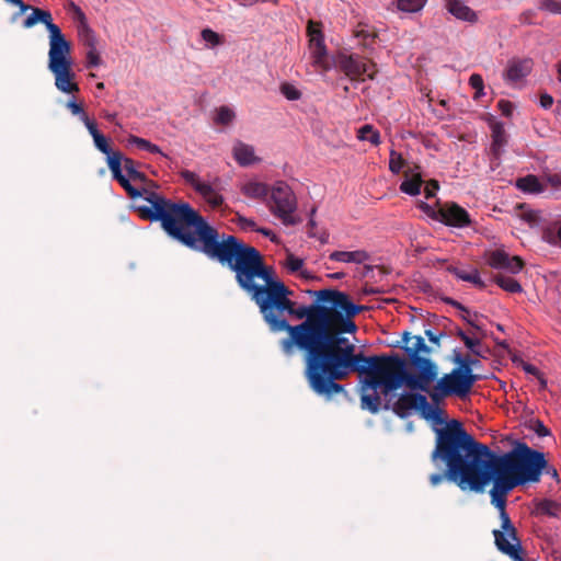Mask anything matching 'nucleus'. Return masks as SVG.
I'll return each mask as SVG.
<instances>
[{
    "instance_id": "c03bdc74",
    "label": "nucleus",
    "mask_w": 561,
    "mask_h": 561,
    "mask_svg": "<svg viewBox=\"0 0 561 561\" xmlns=\"http://www.w3.org/2000/svg\"><path fill=\"white\" fill-rule=\"evenodd\" d=\"M458 335L461 339V341L465 343V345L468 350H470L473 354L480 355L481 342L478 337L470 336L462 331H459Z\"/></svg>"
},
{
    "instance_id": "bf43d9fd",
    "label": "nucleus",
    "mask_w": 561,
    "mask_h": 561,
    "mask_svg": "<svg viewBox=\"0 0 561 561\" xmlns=\"http://www.w3.org/2000/svg\"><path fill=\"white\" fill-rule=\"evenodd\" d=\"M523 369L526 374L533 375L535 377L539 376L540 374V370L536 366L528 363H523Z\"/></svg>"
},
{
    "instance_id": "f257e3e1",
    "label": "nucleus",
    "mask_w": 561,
    "mask_h": 561,
    "mask_svg": "<svg viewBox=\"0 0 561 561\" xmlns=\"http://www.w3.org/2000/svg\"><path fill=\"white\" fill-rule=\"evenodd\" d=\"M440 459L448 467V476L461 490L482 491L499 474L515 488L538 482L547 467L545 455L526 444L511 451L495 455L466 432L459 421H453L438 432V442L432 460Z\"/></svg>"
},
{
    "instance_id": "8fccbe9b",
    "label": "nucleus",
    "mask_w": 561,
    "mask_h": 561,
    "mask_svg": "<svg viewBox=\"0 0 561 561\" xmlns=\"http://www.w3.org/2000/svg\"><path fill=\"white\" fill-rule=\"evenodd\" d=\"M124 169L127 172V175L129 176V179H131L134 181L144 179V175L135 169V164L131 159L124 160Z\"/></svg>"
},
{
    "instance_id": "ddd939ff",
    "label": "nucleus",
    "mask_w": 561,
    "mask_h": 561,
    "mask_svg": "<svg viewBox=\"0 0 561 561\" xmlns=\"http://www.w3.org/2000/svg\"><path fill=\"white\" fill-rule=\"evenodd\" d=\"M181 178L213 208L224 204V197L219 190L210 182L204 181L197 173L190 170H182Z\"/></svg>"
},
{
    "instance_id": "69168bd1",
    "label": "nucleus",
    "mask_w": 561,
    "mask_h": 561,
    "mask_svg": "<svg viewBox=\"0 0 561 561\" xmlns=\"http://www.w3.org/2000/svg\"><path fill=\"white\" fill-rule=\"evenodd\" d=\"M314 214H316V209L313 208V209L311 210L310 219H309V222H308V225H309L311 228L316 227V220L313 219V215H314Z\"/></svg>"
},
{
    "instance_id": "de8ad7c7",
    "label": "nucleus",
    "mask_w": 561,
    "mask_h": 561,
    "mask_svg": "<svg viewBox=\"0 0 561 561\" xmlns=\"http://www.w3.org/2000/svg\"><path fill=\"white\" fill-rule=\"evenodd\" d=\"M284 265L289 273H298L304 267L305 262L302 259L289 253L286 256Z\"/></svg>"
},
{
    "instance_id": "4468645a",
    "label": "nucleus",
    "mask_w": 561,
    "mask_h": 561,
    "mask_svg": "<svg viewBox=\"0 0 561 561\" xmlns=\"http://www.w3.org/2000/svg\"><path fill=\"white\" fill-rule=\"evenodd\" d=\"M181 178L213 208L224 204V197L219 190L210 182L204 181L197 173L190 170H182Z\"/></svg>"
},
{
    "instance_id": "a18cd8bd",
    "label": "nucleus",
    "mask_w": 561,
    "mask_h": 561,
    "mask_svg": "<svg viewBox=\"0 0 561 561\" xmlns=\"http://www.w3.org/2000/svg\"><path fill=\"white\" fill-rule=\"evenodd\" d=\"M234 116H236V114H234L233 110H231L228 106H220L217 110L216 123L222 124V125H228L233 121Z\"/></svg>"
},
{
    "instance_id": "a878e982",
    "label": "nucleus",
    "mask_w": 561,
    "mask_h": 561,
    "mask_svg": "<svg viewBox=\"0 0 561 561\" xmlns=\"http://www.w3.org/2000/svg\"><path fill=\"white\" fill-rule=\"evenodd\" d=\"M236 161L242 165H250L259 161L254 154V148L241 141H237L232 149Z\"/></svg>"
},
{
    "instance_id": "c9c22d12",
    "label": "nucleus",
    "mask_w": 561,
    "mask_h": 561,
    "mask_svg": "<svg viewBox=\"0 0 561 561\" xmlns=\"http://www.w3.org/2000/svg\"><path fill=\"white\" fill-rule=\"evenodd\" d=\"M494 283L499 285L503 290L511 294H518L523 291L522 285L513 277L505 275H496Z\"/></svg>"
},
{
    "instance_id": "1a4fd4ad",
    "label": "nucleus",
    "mask_w": 561,
    "mask_h": 561,
    "mask_svg": "<svg viewBox=\"0 0 561 561\" xmlns=\"http://www.w3.org/2000/svg\"><path fill=\"white\" fill-rule=\"evenodd\" d=\"M411 364L413 373L408 374L404 370L403 383L411 390H419L430 394L433 388L432 385L439 379L437 365L425 357H415L411 360Z\"/></svg>"
},
{
    "instance_id": "774afa93",
    "label": "nucleus",
    "mask_w": 561,
    "mask_h": 561,
    "mask_svg": "<svg viewBox=\"0 0 561 561\" xmlns=\"http://www.w3.org/2000/svg\"><path fill=\"white\" fill-rule=\"evenodd\" d=\"M558 80L561 82V61L557 66Z\"/></svg>"
},
{
    "instance_id": "6ab92c4d",
    "label": "nucleus",
    "mask_w": 561,
    "mask_h": 561,
    "mask_svg": "<svg viewBox=\"0 0 561 561\" xmlns=\"http://www.w3.org/2000/svg\"><path fill=\"white\" fill-rule=\"evenodd\" d=\"M423 183L421 167L417 164L408 165L404 170V180L400 184V191L410 196H416L421 193Z\"/></svg>"
},
{
    "instance_id": "49530a36",
    "label": "nucleus",
    "mask_w": 561,
    "mask_h": 561,
    "mask_svg": "<svg viewBox=\"0 0 561 561\" xmlns=\"http://www.w3.org/2000/svg\"><path fill=\"white\" fill-rule=\"evenodd\" d=\"M469 84L476 90L474 99H480L484 95V82L481 75L472 73L469 78Z\"/></svg>"
},
{
    "instance_id": "09e8293b",
    "label": "nucleus",
    "mask_w": 561,
    "mask_h": 561,
    "mask_svg": "<svg viewBox=\"0 0 561 561\" xmlns=\"http://www.w3.org/2000/svg\"><path fill=\"white\" fill-rule=\"evenodd\" d=\"M236 224L240 229L244 231H256V229L259 228L254 220L247 218L240 214H237Z\"/></svg>"
},
{
    "instance_id": "c85d7f7f",
    "label": "nucleus",
    "mask_w": 561,
    "mask_h": 561,
    "mask_svg": "<svg viewBox=\"0 0 561 561\" xmlns=\"http://www.w3.org/2000/svg\"><path fill=\"white\" fill-rule=\"evenodd\" d=\"M84 46L88 47L87 51V67H99L101 65V57L96 49V37L93 32H88V35L82 36Z\"/></svg>"
},
{
    "instance_id": "79ce46f5",
    "label": "nucleus",
    "mask_w": 561,
    "mask_h": 561,
    "mask_svg": "<svg viewBox=\"0 0 561 561\" xmlns=\"http://www.w3.org/2000/svg\"><path fill=\"white\" fill-rule=\"evenodd\" d=\"M537 7L551 14H561V0H537Z\"/></svg>"
},
{
    "instance_id": "680f3d73",
    "label": "nucleus",
    "mask_w": 561,
    "mask_h": 561,
    "mask_svg": "<svg viewBox=\"0 0 561 561\" xmlns=\"http://www.w3.org/2000/svg\"><path fill=\"white\" fill-rule=\"evenodd\" d=\"M298 274L304 279H313L314 278L312 272L307 268H304V267L298 272Z\"/></svg>"
},
{
    "instance_id": "c756f323",
    "label": "nucleus",
    "mask_w": 561,
    "mask_h": 561,
    "mask_svg": "<svg viewBox=\"0 0 561 561\" xmlns=\"http://www.w3.org/2000/svg\"><path fill=\"white\" fill-rule=\"evenodd\" d=\"M449 271L459 279L469 282L479 288H484L485 284L482 280L480 273L477 268H461L451 267Z\"/></svg>"
},
{
    "instance_id": "338daca9",
    "label": "nucleus",
    "mask_w": 561,
    "mask_h": 561,
    "mask_svg": "<svg viewBox=\"0 0 561 561\" xmlns=\"http://www.w3.org/2000/svg\"><path fill=\"white\" fill-rule=\"evenodd\" d=\"M536 217H537V213H535V211H530V213L526 214L527 220H534V219H536Z\"/></svg>"
},
{
    "instance_id": "473e14b6",
    "label": "nucleus",
    "mask_w": 561,
    "mask_h": 561,
    "mask_svg": "<svg viewBox=\"0 0 561 561\" xmlns=\"http://www.w3.org/2000/svg\"><path fill=\"white\" fill-rule=\"evenodd\" d=\"M516 187L525 193L538 194L543 192V186L535 175H527L516 181Z\"/></svg>"
},
{
    "instance_id": "6e6552de",
    "label": "nucleus",
    "mask_w": 561,
    "mask_h": 561,
    "mask_svg": "<svg viewBox=\"0 0 561 561\" xmlns=\"http://www.w3.org/2000/svg\"><path fill=\"white\" fill-rule=\"evenodd\" d=\"M268 209L285 226H295L300 222V218L296 215V195L291 187L283 181H278L272 186Z\"/></svg>"
},
{
    "instance_id": "603ef678",
    "label": "nucleus",
    "mask_w": 561,
    "mask_h": 561,
    "mask_svg": "<svg viewBox=\"0 0 561 561\" xmlns=\"http://www.w3.org/2000/svg\"><path fill=\"white\" fill-rule=\"evenodd\" d=\"M497 108L503 116L510 118L513 116L515 105L511 101L502 99L497 102Z\"/></svg>"
},
{
    "instance_id": "5701e85b",
    "label": "nucleus",
    "mask_w": 561,
    "mask_h": 561,
    "mask_svg": "<svg viewBox=\"0 0 561 561\" xmlns=\"http://www.w3.org/2000/svg\"><path fill=\"white\" fill-rule=\"evenodd\" d=\"M332 262L362 265L370 261V254L364 249L353 251L336 250L329 254Z\"/></svg>"
},
{
    "instance_id": "a19ab883",
    "label": "nucleus",
    "mask_w": 561,
    "mask_h": 561,
    "mask_svg": "<svg viewBox=\"0 0 561 561\" xmlns=\"http://www.w3.org/2000/svg\"><path fill=\"white\" fill-rule=\"evenodd\" d=\"M279 90H280V93L288 101H297L302 95L301 91L295 84L289 83V82L282 83Z\"/></svg>"
},
{
    "instance_id": "9d476101",
    "label": "nucleus",
    "mask_w": 561,
    "mask_h": 561,
    "mask_svg": "<svg viewBox=\"0 0 561 561\" xmlns=\"http://www.w3.org/2000/svg\"><path fill=\"white\" fill-rule=\"evenodd\" d=\"M421 208L432 219L449 227L465 228L471 225L469 213L455 202H446L437 207L422 203Z\"/></svg>"
},
{
    "instance_id": "37998d69",
    "label": "nucleus",
    "mask_w": 561,
    "mask_h": 561,
    "mask_svg": "<svg viewBox=\"0 0 561 561\" xmlns=\"http://www.w3.org/2000/svg\"><path fill=\"white\" fill-rule=\"evenodd\" d=\"M71 8L76 14L77 20L80 23L79 35L82 37V36L88 35V32H93L88 25L87 18H85V14L83 13V11L75 3H71Z\"/></svg>"
},
{
    "instance_id": "9b49d317",
    "label": "nucleus",
    "mask_w": 561,
    "mask_h": 561,
    "mask_svg": "<svg viewBox=\"0 0 561 561\" xmlns=\"http://www.w3.org/2000/svg\"><path fill=\"white\" fill-rule=\"evenodd\" d=\"M494 542L496 548L504 554L508 556L513 561H525L524 549L520 539L517 536V529L512 520L508 523L501 522V529L493 530Z\"/></svg>"
},
{
    "instance_id": "f3484780",
    "label": "nucleus",
    "mask_w": 561,
    "mask_h": 561,
    "mask_svg": "<svg viewBox=\"0 0 561 561\" xmlns=\"http://www.w3.org/2000/svg\"><path fill=\"white\" fill-rule=\"evenodd\" d=\"M493 486L490 490L491 503L499 510L501 522L508 523L510 516L506 512L507 494L515 488L499 474H492Z\"/></svg>"
},
{
    "instance_id": "2f4dec72",
    "label": "nucleus",
    "mask_w": 561,
    "mask_h": 561,
    "mask_svg": "<svg viewBox=\"0 0 561 561\" xmlns=\"http://www.w3.org/2000/svg\"><path fill=\"white\" fill-rule=\"evenodd\" d=\"M76 93L77 92L69 93L70 95H72V98L68 100V102L66 103V107L73 116H78L79 119L84 124V126L88 127L90 126V123H94L95 121L89 117V115L84 111L83 105L77 101V99L75 98Z\"/></svg>"
},
{
    "instance_id": "58836bf2",
    "label": "nucleus",
    "mask_w": 561,
    "mask_h": 561,
    "mask_svg": "<svg viewBox=\"0 0 561 561\" xmlns=\"http://www.w3.org/2000/svg\"><path fill=\"white\" fill-rule=\"evenodd\" d=\"M427 0H397V7L400 11L407 13H415L421 11Z\"/></svg>"
},
{
    "instance_id": "bb28decb",
    "label": "nucleus",
    "mask_w": 561,
    "mask_h": 561,
    "mask_svg": "<svg viewBox=\"0 0 561 561\" xmlns=\"http://www.w3.org/2000/svg\"><path fill=\"white\" fill-rule=\"evenodd\" d=\"M87 129L89 130L90 135L92 136L95 147L101 152L106 154L107 162L110 161L111 157L122 156L119 152L113 151L111 149L107 138L99 131L95 122L90 123V126H88Z\"/></svg>"
},
{
    "instance_id": "13d9d810",
    "label": "nucleus",
    "mask_w": 561,
    "mask_h": 561,
    "mask_svg": "<svg viewBox=\"0 0 561 561\" xmlns=\"http://www.w3.org/2000/svg\"><path fill=\"white\" fill-rule=\"evenodd\" d=\"M256 232H260V233H262L263 236H265V237L270 238V240H271L272 242H278V238H277V236H276L272 230H270V229H267V228L259 227V228L256 229Z\"/></svg>"
},
{
    "instance_id": "4d7b16f0",
    "label": "nucleus",
    "mask_w": 561,
    "mask_h": 561,
    "mask_svg": "<svg viewBox=\"0 0 561 561\" xmlns=\"http://www.w3.org/2000/svg\"><path fill=\"white\" fill-rule=\"evenodd\" d=\"M448 478L450 481H453L449 476H448V467L446 466V474H442V473H434L430 477V482L433 486H436L438 484H440L445 478Z\"/></svg>"
},
{
    "instance_id": "2eb2a0df",
    "label": "nucleus",
    "mask_w": 561,
    "mask_h": 561,
    "mask_svg": "<svg viewBox=\"0 0 561 561\" xmlns=\"http://www.w3.org/2000/svg\"><path fill=\"white\" fill-rule=\"evenodd\" d=\"M308 34L310 64L316 72L324 73L330 70L331 64L329 61L323 35L320 30L313 27L312 23L308 26Z\"/></svg>"
},
{
    "instance_id": "864d4df0",
    "label": "nucleus",
    "mask_w": 561,
    "mask_h": 561,
    "mask_svg": "<svg viewBox=\"0 0 561 561\" xmlns=\"http://www.w3.org/2000/svg\"><path fill=\"white\" fill-rule=\"evenodd\" d=\"M546 181L551 187L561 190V174H559V173L547 174Z\"/></svg>"
},
{
    "instance_id": "393cba45",
    "label": "nucleus",
    "mask_w": 561,
    "mask_h": 561,
    "mask_svg": "<svg viewBox=\"0 0 561 561\" xmlns=\"http://www.w3.org/2000/svg\"><path fill=\"white\" fill-rule=\"evenodd\" d=\"M239 188L245 197L251 199H263L270 192L266 183L254 179L241 182Z\"/></svg>"
},
{
    "instance_id": "a211bd4d",
    "label": "nucleus",
    "mask_w": 561,
    "mask_h": 561,
    "mask_svg": "<svg viewBox=\"0 0 561 561\" xmlns=\"http://www.w3.org/2000/svg\"><path fill=\"white\" fill-rule=\"evenodd\" d=\"M417 411L426 421L432 423L433 430L436 433V443L438 442V432L446 428L454 420L445 422L443 417V410L438 407L439 403H430L427 398L422 394ZM437 444L435 445V447Z\"/></svg>"
},
{
    "instance_id": "423d86ee",
    "label": "nucleus",
    "mask_w": 561,
    "mask_h": 561,
    "mask_svg": "<svg viewBox=\"0 0 561 561\" xmlns=\"http://www.w3.org/2000/svg\"><path fill=\"white\" fill-rule=\"evenodd\" d=\"M32 13L24 20L25 28L43 23L49 33L48 69L54 75L55 87L61 93L79 92L72 68L71 46L61 33L60 27L53 22L49 11L31 7Z\"/></svg>"
},
{
    "instance_id": "72a5a7b5",
    "label": "nucleus",
    "mask_w": 561,
    "mask_h": 561,
    "mask_svg": "<svg viewBox=\"0 0 561 561\" xmlns=\"http://www.w3.org/2000/svg\"><path fill=\"white\" fill-rule=\"evenodd\" d=\"M536 514L558 517L561 513V504L552 500H540L535 504Z\"/></svg>"
},
{
    "instance_id": "e433bc0d",
    "label": "nucleus",
    "mask_w": 561,
    "mask_h": 561,
    "mask_svg": "<svg viewBox=\"0 0 561 561\" xmlns=\"http://www.w3.org/2000/svg\"><path fill=\"white\" fill-rule=\"evenodd\" d=\"M127 144L130 145V146H136L140 150H146V151H149L151 153H159V154L164 156L162 153L161 149L157 145L150 142L149 140H147L145 138H140L138 136L130 135L127 138Z\"/></svg>"
},
{
    "instance_id": "aec40b11",
    "label": "nucleus",
    "mask_w": 561,
    "mask_h": 561,
    "mask_svg": "<svg viewBox=\"0 0 561 561\" xmlns=\"http://www.w3.org/2000/svg\"><path fill=\"white\" fill-rule=\"evenodd\" d=\"M533 67L531 58L512 59L507 64L504 78L512 83L519 82L531 72Z\"/></svg>"
},
{
    "instance_id": "6e6d98bb",
    "label": "nucleus",
    "mask_w": 561,
    "mask_h": 561,
    "mask_svg": "<svg viewBox=\"0 0 561 561\" xmlns=\"http://www.w3.org/2000/svg\"><path fill=\"white\" fill-rule=\"evenodd\" d=\"M539 104L542 108L549 110L553 105V98L549 93H541Z\"/></svg>"
},
{
    "instance_id": "f03ea898",
    "label": "nucleus",
    "mask_w": 561,
    "mask_h": 561,
    "mask_svg": "<svg viewBox=\"0 0 561 561\" xmlns=\"http://www.w3.org/2000/svg\"><path fill=\"white\" fill-rule=\"evenodd\" d=\"M234 274L238 285L257 305L270 329L273 332H288L289 337L280 341L283 352L293 355L295 347H298L309 356L321 306L296 307L289 299L291 291L276 277L274 270L265 265L255 248L249 251Z\"/></svg>"
},
{
    "instance_id": "f8f14e48",
    "label": "nucleus",
    "mask_w": 561,
    "mask_h": 561,
    "mask_svg": "<svg viewBox=\"0 0 561 561\" xmlns=\"http://www.w3.org/2000/svg\"><path fill=\"white\" fill-rule=\"evenodd\" d=\"M339 67L352 81L371 80L377 72L373 61L358 55H342L339 59Z\"/></svg>"
},
{
    "instance_id": "0eeeda50",
    "label": "nucleus",
    "mask_w": 561,
    "mask_h": 561,
    "mask_svg": "<svg viewBox=\"0 0 561 561\" xmlns=\"http://www.w3.org/2000/svg\"><path fill=\"white\" fill-rule=\"evenodd\" d=\"M458 367L450 373L443 375L433 386L430 398L434 403H440L445 398L456 397L466 399L477 381V376L472 374L471 364L477 363L462 358L458 355L455 359Z\"/></svg>"
},
{
    "instance_id": "7c9ffc66",
    "label": "nucleus",
    "mask_w": 561,
    "mask_h": 561,
    "mask_svg": "<svg viewBox=\"0 0 561 561\" xmlns=\"http://www.w3.org/2000/svg\"><path fill=\"white\" fill-rule=\"evenodd\" d=\"M404 341L408 344L407 352L410 360H413L415 357H422L421 354H428L431 352L422 336L404 337Z\"/></svg>"
},
{
    "instance_id": "5fc2aeb1",
    "label": "nucleus",
    "mask_w": 561,
    "mask_h": 561,
    "mask_svg": "<svg viewBox=\"0 0 561 561\" xmlns=\"http://www.w3.org/2000/svg\"><path fill=\"white\" fill-rule=\"evenodd\" d=\"M438 188H439V185H438L437 181H435V180L430 181L425 185V188H424L425 197L426 198H432L433 196H435V194L438 191Z\"/></svg>"
},
{
    "instance_id": "20e7f679",
    "label": "nucleus",
    "mask_w": 561,
    "mask_h": 561,
    "mask_svg": "<svg viewBox=\"0 0 561 561\" xmlns=\"http://www.w3.org/2000/svg\"><path fill=\"white\" fill-rule=\"evenodd\" d=\"M319 301L330 302L331 307L318 309L317 333L313 336L309 356H306V376L310 387L323 377L329 369L347 364L346 356L355 351V345L342 333H355L352 320L362 307L353 304L348 296L339 290L322 289L310 291Z\"/></svg>"
},
{
    "instance_id": "b1692460",
    "label": "nucleus",
    "mask_w": 561,
    "mask_h": 561,
    "mask_svg": "<svg viewBox=\"0 0 561 561\" xmlns=\"http://www.w3.org/2000/svg\"><path fill=\"white\" fill-rule=\"evenodd\" d=\"M421 393L405 392L402 393L393 404V411L401 417L410 415L414 410H417L421 399Z\"/></svg>"
},
{
    "instance_id": "3c124183",
    "label": "nucleus",
    "mask_w": 561,
    "mask_h": 561,
    "mask_svg": "<svg viewBox=\"0 0 561 561\" xmlns=\"http://www.w3.org/2000/svg\"><path fill=\"white\" fill-rule=\"evenodd\" d=\"M542 240L551 245H558L559 238H558V230L554 231L553 228L547 227L542 230Z\"/></svg>"
},
{
    "instance_id": "4c0bfd02",
    "label": "nucleus",
    "mask_w": 561,
    "mask_h": 561,
    "mask_svg": "<svg viewBox=\"0 0 561 561\" xmlns=\"http://www.w3.org/2000/svg\"><path fill=\"white\" fill-rule=\"evenodd\" d=\"M201 37L206 43L207 48H215L225 43V38L222 35L213 31L211 28H203L201 32Z\"/></svg>"
},
{
    "instance_id": "052dcab7",
    "label": "nucleus",
    "mask_w": 561,
    "mask_h": 561,
    "mask_svg": "<svg viewBox=\"0 0 561 561\" xmlns=\"http://www.w3.org/2000/svg\"><path fill=\"white\" fill-rule=\"evenodd\" d=\"M5 1L9 3H12L14 5H18L20 8L21 13H24L31 9V5L25 4L22 0H5Z\"/></svg>"
},
{
    "instance_id": "f704fd0d",
    "label": "nucleus",
    "mask_w": 561,
    "mask_h": 561,
    "mask_svg": "<svg viewBox=\"0 0 561 561\" xmlns=\"http://www.w3.org/2000/svg\"><path fill=\"white\" fill-rule=\"evenodd\" d=\"M357 138L362 141H369L374 146H378L381 142L380 133L369 124L358 129Z\"/></svg>"
},
{
    "instance_id": "ea45409f",
    "label": "nucleus",
    "mask_w": 561,
    "mask_h": 561,
    "mask_svg": "<svg viewBox=\"0 0 561 561\" xmlns=\"http://www.w3.org/2000/svg\"><path fill=\"white\" fill-rule=\"evenodd\" d=\"M404 167H405V160L402 158V154L397 152L396 150H390L389 170L393 174H399Z\"/></svg>"
},
{
    "instance_id": "39448f33",
    "label": "nucleus",
    "mask_w": 561,
    "mask_h": 561,
    "mask_svg": "<svg viewBox=\"0 0 561 561\" xmlns=\"http://www.w3.org/2000/svg\"><path fill=\"white\" fill-rule=\"evenodd\" d=\"M346 357L345 366L329 369L311 388L318 394L328 397L342 392L343 386L336 383V380L356 371L362 377L360 405L364 410L377 413L381 405L380 394L387 397L403 385L404 360L398 355L365 356L355 351Z\"/></svg>"
},
{
    "instance_id": "7ed1b4c3",
    "label": "nucleus",
    "mask_w": 561,
    "mask_h": 561,
    "mask_svg": "<svg viewBox=\"0 0 561 561\" xmlns=\"http://www.w3.org/2000/svg\"><path fill=\"white\" fill-rule=\"evenodd\" d=\"M147 204L136 206L140 218L159 221L164 232L187 248L201 251L227 264L233 272L253 247L227 236L219 241L218 232L188 203L173 202L164 196L145 191Z\"/></svg>"
},
{
    "instance_id": "0e129e2a",
    "label": "nucleus",
    "mask_w": 561,
    "mask_h": 561,
    "mask_svg": "<svg viewBox=\"0 0 561 561\" xmlns=\"http://www.w3.org/2000/svg\"><path fill=\"white\" fill-rule=\"evenodd\" d=\"M426 335L428 337V340L433 343H438V339L436 335L433 334V332L431 330H427L426 331Z\"/></svg>"
},
{
    "instance_id": "e2e57ef3",
    "label": "nucleus",
    "mask_w": 561,
    "mask_h": 561,
    "mask_svg": "<svg viewBox=\"0 0 561 561\" xmlns=\"http://www.w3.org/2000/svg\"><path fill=\"white\" fill-rule=\"evenodd\" d=\"M539 381L540 388L546 389L547 388V380L543 377V375L540 373L539 376L536 377Z\"/></svg>"
},
{
    "instance_id": "4be33fe9",
    "label": "nucleus",
    "mask_w": 561,
    "mask_h": 561,
    "mask_svg": "<svg viewBox=\"0 0 561 561\" xmlns=\"http://www.w3.org/2000/svg\"><path fill=\"white\" fill-rule=\"evenodd\" d=\"M445 8L457 20L476 23L478 14L467 5L465 0H444Z\"/></svg>"
},
{
    "instance_id": "cd10ccee",
    "label": "nucleus",
    "mask_w": 561,
    "mask_h": 561,
    "mask_svg": "<svg viewBox=\"0 0 561 561\" xmlns=\"http://www.w3.org/2000/svg\"><path fill=\"white\" fill-rule=\"evenodd\" d=\"M490 127L492 131V151L495 156H500L507 144L504 125L501 122H492Z\"/></svg>"
},
{
    "instance_id": "412c9836",
    "label": "nucleus",
    "mask_w": 561,
    "mask_h": 561,
    "mask_svg": "<svg viewBox=\"0 0 561 561\" xmlns=\"http://www.w3.org/2000/svg\"><path fill=\"white\" fill-rule=\"evenodd\" d=\"M108 168L113 174V178L118 181L129 197L135 198L142 196L141 192L130 184L131 179L122 173V156L111 157L108 161Z\"/></svg>"
},
{
    "instance_id": "dca6fc26",
    "label": "nucleus",
    "mask_w": 561,
    "mask_h": 561,
    "mask_svg": "<svg viewBox=\"0 0 561 561\" xmlns=\"http://www.w3.org/2000/svg\"><path fill=\"white\" fill-rule=\"evenodd\" d=\"M484 259L490 267L503 270L511 274H518L524 267V261L520 256H511L504 249L486 251Z\"/></svg>"
}]
</instances>
